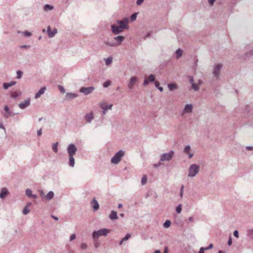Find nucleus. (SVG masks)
Returning <instances> with one entry per match:
<instances>
[{
    "mask_svg": "<svg viewBox=\"0 0 253 253\" xmlns=\"http://www.w3.org/2000/svg\"><path fill=\"white\" fill-rule=\"evenodd\" d=\"M171 225V221L169 220H167L164 223V227L165 228H168Z\"/></svg>",
    "mask_w": 253,
    "mask_h": 253,
    "instance_id": "obj_34",
    "label": "nucleus"
},
{
    "mask_svg": "<svg viewBox=\"0 0 253 253\" xmlns=\"http://www.w3.org/2000/svg\"><path fill=\"white\" fill-rule=\"evenodd\" d=\"M4 110L5 112L7 113V115H5L4 117L5 118H8L9 116L12 115L11 112L10 111L9 107L7 105H5L4 106Z\"/></svg>",
    "mask_w": 253,
    "mask_h": 253,
    "instance_id": "obj_24",
    "label": "nucleus"
},
{
    "mask_svg": "<svg viewBox=\"0 0 253 253\" xmlns=\"http://www.w3.org/2000/svg\"><path fill=\"white\" fill-rule=\"evenodd\" d=\"M227 244L229 246H231L232 244V238L231 237H229V240L228 241Z\"/></svg>",
    "mask_w": 253,
    "mask_h": 253,
    "instance_id": "obj_53",
    "label": "nucleus"
},
{
    "mask_svg": "<svg viewBox=\"0 0 253 253\" xmlns=\"http://www.w3.org/2000/svg\"><path fill=\"white\" fill-rule=\"evenodd\" d=\"M138 81V78L136 77H131L128 83L127 84V87L129 89H132L135 85L136 82Z\"/></svg>",
    "mask_w": 253,
    "mask_h": 253,
    "instance_id": "obj_10",
    "label": "nucleus"
},
{
    "mask_svg": "<svg viewBox=\"0 0 253 253\" xmlns=\"http://www.w3.org/2000/svg\"><path fill=\"white\" fill-rule=\"evenodd\" d=\"M189 78H190L189 82H190V84H192L194 83L193 78L191 76H189Z\"/></svg>",
    "mask_w": 253,
    "mask_h": 253,
    "instance_id": "obj_57",
    "label": "nucleus"
},
{
    "mask_svg": "<svg viewBox=\"0 0 253 253\" xmlns=\"http://www.w3.org/2000/svg\"><path fill=\"white\" fill-rule=\"evenodd\" d=\"M215 1V0H208L209 3L211 5H212Z\"/></svg>",
    "mask_w": 253,
    "mask_h": 253,
    "instance_id": "obj_63",
    "label": "nucleus"
},
{
    "mask_svg": "<svg viewBox=\"0 0 253 253\" xmlns=\"http://www.w3.org/2000/svg\"><path fill=\"white\" fill-rule=\"evenodd\" d=\"M190 145H187L185 147L184 149V153L185 154H188L189 152V151L190 150Z\"/></svg>",
    "mask_w": 253,
    "mask_h": 253,
    "instance_id": "obj_38",
    "label": "nucleus"
},
{
    "mask_svg": "<svg viewBox=\"0 0 253 253\" xmlns=\"http://www.w3.org/2000/svg\"><path fill=\"white\" fill-rule=\"evenodd\" d=\"M54 195V194L52 191H49L44 197L46 200L50 201L53 198Z\"/></svg>",
    "mask_w": 253,
    "mask_h": 253,
    "instance_id": "obj_25",
    "label": "nucleus"
},
{
    "mask_svg": "<svg viewBox=\"0 0 253 253\" xmlns=\"http://www.w3.org/2000/svg\"><path fill=\"white\" fill-rule=\"evenodd\" d=\"M149 82L147 79L144 80V82H143V85L144 86L147 85L148 84Z\"/></svg>",
    "mask_w": 253,
    "mask_h": 253,
    "instance_id": "obj_58",
    "label": "nucleus"
},
{
    "mask_svg": "<svg viewBox=\"0 0 253 253\" xmlns=\"http://www.w3.org/2000/svg\"><path fill=\"white\" fill-rule=\"evenodd\" d=\"M45 89H46V87H42L39 90V91L36 94V95L35 96V98H36V99L39 98L42 94L44 93Z\"/></svg>",
    "mask_w": 253,
    "mask_h": 253,
    "instance_id": "obj_22",
    "label": "nucleus"
},
{
    "mask_svg": "<svg viewBox=\"0 0 253 253\" xmlns=\"http://www.w3.org/2000/svg\"><path fill=\"white\" fill-rule=\"evenodd\" d=\"M147 176L146 175H144L141 179V183L142 185H144L147 182Z\"/></svg>",
    "mask_w": 253,
    "mask_h": 253,
    "instance_id": "obj_35",
    "label": "nucleus"
},
{
    "mask_svg": "<svg viewBox=\"0 0 253 253\" xmlns=\"http://www.w3.org/2000/svg\"><path fill=\"white\" fill-rule=\"evenodd\" d=\"M87 248V245L86 243H83L81 245V248L82 250H85Z\"/></svg>",
    "mask_w": 253,
    "mask_h": 253,
    "instance_id": "obj_44",
    "label": "nucleus"
},
{
    "mask_svg": "<svg viewBox=\"0 0 253 253\" xmlns=\"http://www.w3.org/2000/svg\"><path fill=\"white\" fill-rule=\"evenodd\" d=\"M110 230L106 228L101 229L92 232V236L93 242H96L100 236H106L110 233Z\"/></svg>",
    "mask_w": 253,
    "mask_h": 253,
    "instance_id": "obj_1",
    "label": "nucleus"
},
{
    "mask_svg": "<svg viewBox=\"0 0 253 253\" xmlns=\"http://www.w3.org/2000/svg\"><path fill=\"white\" fill-rule=\"evenodd\" d=\"M246 55L248 56H251L252 55H253V49L251 50L248 52H247Z\"/></svg>",
    "mask_w": 253,
    "mask_h": 253,
    "instance_id": "obj_49",
    "label": "nucleus"
},
{
    "mask_svg": "<svg viewBox=\"0 0 253 253\" xmlns=\"http://www.w3.org/2000/svg\"><path fill=\"white\" fill-rule=\"evenodd\" d=\"M91 207L94 211H97L99 208V205L95 198H93L90 202Z\"/></svg>",
    "mask_w": 253,
    "mask_h": 253,
    "instance_id": "obj_12",
    "label": "nucleus"
},
{
    "mask_svg": "<svg viewBox=\"0 0 253 253\" xmlns=\"http://www.w3.org/2000/svg\"><path fill=\"white\" fill-rule=\"evenodd\" d=\"M147 80L150 82H155V75H153V74L150 75L148 76Z\"/></svg>",
    "mask_w": 253,
    "mask_h": 253,
    "instance_id": "obj_31",
    "label": "nucleus"
},
{
    "mask_svg": "<svg viewBox=\"0 0 253 253\" xmlns=\"http://www.w3.org/2000/svg\"><path fill=\"white\" fill-rule=\"evenodd\" d=\"M85 120L86 122L90 123L93 119V115L92 112L87 113L85 115Z\"/></svg>",
    "mask_w": 253,
    "mask_h": 253,
    "instance_id": "obj_17",
    "label": "nucleus"
},
{
    "mask_svg": "<svg viewBox=\"0 0 253 253\" xmlns=\"http://www.w3.org/2000/svg\"><path fill=\"white\" fill-rule=\"evenodd\" d=\"M130 236H131V235L127 233L126 235V236L124 238H123V241H125L127 240L130 237Z\"/></svg>",
    "mask_w": 253,
    "mask_h": 253,
    "instance_id": "obj_47",
    "label": "nucleus"
},
{
    "mask_svg": "<svg viewBox=\"0 0 253 253\" xmlns=\"http://www.w3.org/2000/svg\"><path fill=\"white\" fill-rule=\"evenodd\" d=\"M212 248H213V244H210L208 247L204 248V249H205L206 251H207V250H208L210 249H211Z\"/></svg>",
    "mask_w": 253,
    "mask_h": 253,
    "instance_id": "obj_48",
    "label": "nucleus"
},
{
    "mask_svg": "<svg viewBox=\"0 0 253 253\" xmlns=\"http://www.w3.org/2000/svg\"><path fill=\"white\" fill-rule=\"evenodd\" d=\"M114 40L115 41L117 45H120L121 43L124 41L125 37L123 36H118L113 38Z\"/></svg>",
    "mask_w": 253,
    "mask_h": 253,
    "instance_id": "obj_15",
    "label": "nucleus"
},
{
    "mask_svg": "<svg viewBox=\"0 0 253 253\" xmlns=\"http://www.w3.org/2000/svg\"><path fill=\"white\" fill-rule=\"evenodd\" d=\"M246 149L249 151H252L253 150V146H247Z\"/></svg>",
    "mask_w": 253,
    "mask_h": 253,
    "instance_id": "obj_59",
    "label": "nucleus"
},
{
    "mask_svg": "<svg viewBox=\"0 0 253 253\" xmlns=\"http://www.w3.org/2000/svg\"><path fill=\"white\" fill-rule=\"evenodd\" d=\"M125 154V151L122 150H120L111 158V163L115 165L119 164L121 161L122 158L124 156Z\"/></svg>",
    "mask_w": 253,
    "mask_h": 253,
    "instance_id": "obj_2",
    "label": "nucleus"
},
{
    "mask_svg": "<svg viewBox=\"0 0 253 253\" xmlns=\"http://www.w3.org/2000/svg\"><path fill=\"white\" fill-rule=\"evenodd\" d=\"M94 90V87L93 86L82 87L80 89V92L86 95L91 93Z\"/></svg>",
    "mask_w": 253,
    "mask_h": 253,
    "instance_id": "obj_9",
    "label": "nucleus"
},
{
    "mask_svg": "<svg viewBox=\"0 0 253 253\" xmlns=\"http://www.w3.org/2000/svg\"><path fill=\"white\" fill-rule=\"evenodd\" d=\"M137 13H134L130 16V20L132 21H133L136 20L137 17Z\"/></svg>",
    "mask_w": 253,
    "mask_h": 253,
    "instance_id": "obj_41",
    "label": "nucleus"
},
{
    "mask_svg": "<svg viewBox=\"0 0 253 253\" xmlns=\"http://www.w3.org/2000/svg\"><path fill=\"white\" fill-rule=\"evenodd\" d=\"M144 1V0H137L136 4L138 5H141Z\"/></svg>",
    "mask_w": 253,
    "mask_h": 253,
    "instance_id": "obj_52",
    "label": "nucleus"
},
{
    "mask_svg": "<svg viewBox=\"0 0 253 253\" xmlns=\"http://www.w3.org/2000/svg\"><path fill=\"white\" fill-rule=\"evenodd\" d=\"M200 170V167L196 164H192L191 165L188 170V177H194L199 172Z\"/></svg>",
    "mask_w": 253,
    "mask_h": 253,
    "instance_id": "obj_3",
    "label": "nucleus"
},
{
    "mask_svg": "<svg viewBox=\"0 0 253 253\" xmlns=\"http://www.w3.org/2000/svg\"><path fill=\"white\" fill-rule=\"evenodd\" d=\"M111 30L114 34L118 35L123 32L124 29H122L119 25L113 24L111 25Z\"/></svg>",
    "mask_w": 253,
    "mask_h": 253,
    "instance_id": "obj_8",
    "label": "nucleus"
},
{
    "mask_svg": "<svg viewBox=\"0 0 253 253\" xmlns=\"http://www.w3.org/2000/svg\"><path fill=\"white\" fill-rule=\"evenodd\" d=\"M112 106L113 105L112 104L109 105L101 104L100 107L103 110L107 111L108 109H111Z\"/></svg>",
    "mask_w": 253,
    "mask_h": 253,
    "instance_id": "obj_28",
    "label": "nucleus"
},
{
    "mask_svg": "<svg viewBox=\"0 0 253 253\" xmlns=\"http://www.w3.org/2000/svg\"><path fill=\"white\" fill-rule=\"evenodd\" d=\"M22 94V92L20 91H15L11 92L10 93V96L14 99H16L18 97L20 96Z\"/></svg>",
    "mask_w": 253,
    "mask_h": 253,
    "instance_id": "obj_18",
    "label": "nucleus"
},
{
    "mask_svg": "<svg viewBox=\"0 0 253 253\" xmlns=\"http://www.w3.org/2000/svg\"><path fill=\"white\" fill-rule=\"evenodd\" d=\"M106 65H109L111 64L112 62V57H108L107 58L104 59Z\"/></svg>",
    "mask_w": 253,
    "mask_h": 253,
    "instance_id": "obj_32",
    "label": "nucleus"
},
{
    "mask_svg": "<svg viewBox=\"0 0 253 253\" xmlns=\"http://www.w3.org/2000/svg\"><path fill=\"white\" fill-rule=\"evenodd\" d=\"M69 166L73 167L75 165V159L74 156L69 155Z\"/></svg>",
    "mask_w": 253,
    "mask_h": 253,
    "instance_id": "obj_26",
    "label": "nucleus"
},
{
    "mask_svg": "<svg viewBox=\"0 0 253 253\" xmlns=\"http://www.w3.org/2000/svg\"><path fill=\"white\" fill-rule=\"evenodd\" d=\"M192 85V88L195 90V91H198L199 89V86L196 84H195V83L192 84H191Z\"/></svg>",
    "mask_w": 253,
    "mask_h": 253,
    "instance_id": "obj_36",
    "label": "nucleus"
},
{
    "mask_svg": "<svg viewBox=\"0 0 253 253\" xmlns=\"http://www.w3.org/2000/svg\"><path fill=\"white\" fill-rule=\"evenodd\" d=\"M67 151L69 155L74 156L77 151V148L75 144L71 143L68 146Z\"/></svg>",
    "mask_w": 253,
    "mask_h": 253,
    "instance_id": "obj_7",
    "label": "nucleus"
},
{
    "mask_svg": "<svg viewBox=\"0 0 253 253\" xmlns=\"http://www.w3.org/2000/svg\"><path fill=\"white\" fill-rule=\"evenodd\" d=\"M193 105L191 104H186L183 110V113H189L192 112L193 110Z\"/></svg>",
    "mask_w": 253,
    "mask_h": 253,
    "instance_id": "obj_14",
    "label": "nucleus"
},
{
    "mask_svg": "<svg viewBox=\"0 0 253 253\" xmlns=\"http://www.w3.org/2000/svg\"><path fill=\"white\" fill-rule=\"evenodd\" d=\"M233 235L234 236L236 237V238H238L239 237V233H238V231L237 230H235L233 232Z\"/></svg>",
    "mask_w": 253,
    "mask_h": 253,
    "instance_id": "obj_50",
    "label": "nucleus"
},
{
    "mask_svg": "<svg viewBox=\"0 0 253 253\" xmlns=\"http://www.w3.org/2000/svg\"><path fill=\"white\" fill-rule=\"evenodd\" d=\"M30 98H28L25 100H24V102L20 103L18 106L20 109H24L30 105Z\"/></svg>",
    "mask_w": 253,
    "mask_h": 253,
    "instance_id": "obj_11",
    "label": "nucleus"
},
{
    "mask_svg": "<svg viewBox=\"0 0 253 253\" xmlns=\"http://www.w3.org/2000/svg\"><path fill=\"white\" fill-rule=\"evenodd\" d=\"M42 134V129H40L37 131V135L38 136H41Z\"/></svg>",
    "mask_w": 253,
    "mask_h": 253,
    "instance_id": "obj_60",
    "label": "nucleus"
},
{
    "mask_svg": "<svg viewBox=\"0 0 253 253\" xmlns=\"http://www.w3.org/2000/svg\"><path fill=\"white\" fill-rule=\"evenodd\" d=\"M58 88L60 90V91L62 93H64L65 92V88H64L63 86H62V85H59L58 86Z\"/></svg>",
    "mask_w": 253,
    "mask_h": 253,
    "instance_id": "obj_45",
    "label": "nucleus"
},
{
    "mask_svg": "<svg viewBox=\"0 0 253 253\" xmlns=\"http://www.w3.org/2000/svg\"><path fill=\"white\" fill-rule=\"evenodd\" d=\"M168 86L169 89L171 91L176 89L178 88V86L177 85V84L174 83L169 84H168Z\"/></svg>",
    "mask_w": 253,
    "mask_h": 253,
    "instance_id": "obj_23",
    "label": "nucleus"
},
{
    "mask_svg": "<svg viewBox=\"0 0 253 253\" xmlns=\"http://www.w3.org/2000/svg\"><path fill=\"white\" fill-rule=\"evenodd\" d=\"M47 32L48 37L49 38H52L57 33V30L56 28H54L52 31H51L50 27L48 26L47 28Z\"/></svg>",
    "mask_w": 253,
    "mask_h": 253,
    "instance_id": "obj_13",
    "label": "nucleus"
},
{
    "mask_svg": "<svg viewBox=\"0 0 253 253\" xmlns=\"http://www.w3.org/2000/svg\"><path fill=\"white\" fill-rule=\"evenodd\" d=\"M128 20L127 18H124L122 20H117V23L122 28L128 30L129 27L128 26Z\"/></svg>",
    "mask_w": 253,
    "mask_h": 253,
    "instance_id": "obj_6",
    "label": "nucleus"
},
{
    "mask_svg": "<svg viewBox=\"0 0 253 253\" xmlns=\"http://www.w3.org/2000/svg\"><path fill=\"white\" fill-rule=\"evenodd\" d=\"M104 43L111 47H117L118 46L115 41H112L110 42L108 41H104Z\"/></svg>",
    "mask_w": 253,
    "mask_h": 253,
    "instance_id": "obj_19",
    "label": "nucleus"
},
{
    "mask_svg": "<svg viewBox=\"0 0 253 253\" xmlns=\"http://www.w3.org/2000/svg\"><path fill=\"white\" fill-rule=\"evenodd\" d=\"M78 96V94L77 93L67 92L66 94V97L69 99H73Z\"/></svg>",
    "mask_w": 253,
    "mask_h": 253,
    "instance_id": "obj_21",
    "label": "nucleus"
},
{
    "mask_svg": "<svg viewBox=\"0 0 253 253\" xmlns=\"http://www.w3.org/2000/svg\"><path fill=\"white\" fill-rule=\"evenodd\" d=\"M30 47V45H21L20 46V47L21 48H25V49L29 48Z\"/></svg>",
    "mask_w": 253,
    "mask_h": 253,
    "instance_id": "obj_51",
    "label": "nucleus"
},
{
    "mask_svg": "<svg viewBox=\"0 0 253 253\" xmlns=\"http://www.w3.org/2000/svg\"><path fill=\"white\" fill-rule=\"evenodd\" d=\"M17 74V78L18 79H20L22 78L23 72L20 70H18L16 72Z\"/></svg>",
    "mask_w": 253,
    "mask_h": 253,
    "instance_id": "obj_40",
    "label": "nucleus"
},
{
    "mask_svg": "<svg viewBox=\"0 0 253 253\" xmlns=\"http://www.w3.org/2000/svg\"><path fill=\"white\" fill-rule=\"evenodd\" d=\"M111 84V82L110 81H107L104 83L103 85L104 87H107L109 86Z\"/></svg>",
    "mask_w": 253,
    "mask_h": 253,
    "instance_id": "obj_42",
    "label": "nucleus"
},
{
    "mask_svg": "<svg viewBox=\"0 0 253 253\" xmlns=\"http://www.w3.org/2000/svg\"><path fill=\"white\" fill-rule=\"evenodd\" d=\"M23 35L26 37H30L32 35V33L28 31H25L23 33Z\"/></svg>",
    "mask_w": 253,
    "mask_h": 253,
    "instance_id": "obj_46",
    "label": "nucleus"
},
{
    "mask_svg": "<svg viewBox=\"0 0 253 253\" xmlns=\"http://www.w3.org/2000/svg\"><path fill=\"white\" fill-rule=\"evenodd\" d=\"M187 154L188 155V157L189 159L192 158L194 155L193 153L190 152H189Z\"/></svg>",
    "mask_w": 253,
    "mask_h": 253,
    "instance_id": "obj_64",
    "label": "nucleus"
},
{
    "mask_svg": "<svg viewBox=\"0 0 253 253\" xmlns=\"http://www.w3.org/2000/svg\"><path fill=\"white\" fill-rule=\"evenodd\" d=\"M174 155V152L170 151L169 153L162 154L160 158V161L163 162L166 161H170L171 160Z\"/></svg>",
    "mask_w": 253,
    "mask_h": 253,
    "instance_id": "obj_4",
    "label": "nucleus"
},
{
    "mask_svg": "<svg viewBox=\"0 0 253 253\" xmlns=\"http://www.w3.org/2000/svg\"><path fill=\"white\" fill-rule=\"evenodd\" d=\"M182 53L183 51L181 49L179 48L177 49L175 51L176 58H179L182 56Z\"/></svg>",
    "mask_w": 253,
    "mask_h": 253,
    "instance_id": "obj_27",
    "label": "nucleus"
},
{
    "mask_svg": "<svg viewBox=\"0 0 253 253\" xmlns=\"http://www.w3.org/2000/svg\"><path fill=\"white\" fill-rule=\"evenodd\" d=\"M75 238H76V235L75 234L71 235L70 237V239L71 241L74 240Z\"/></svg>",
    "mask_w": 253,
    "mask_h": 253,
    "instance_id": "obj_55",
    "label": "nucleus"
},
{
    "mask_svg": "<svg viewBox=\"0 0 253 253\" xmlns=\"http://www.w3.org/2000/svg\"><path fill=\"white\" fill-rule=\"evenodd\" d=\"M206 251L204 247H201L200 249V251L198 253H204V251Z\"/></svg>",
    "mask_w": 253,
    "mask_h": 253,
    "instance_id": "obj_56",
    "label": "nucleus"
},
{
    "mask_svg": "<svg viewBox=\"0 0 253 253\" xmlns=\"http://www.w3.org/2000/svg\"><path fill=\"white\" fill-rule=\"evenodd\" d=\"M8 194V191L5 188H2L0 192V198L4 199Z\"/></svg>",
    "mask_w": 253,
    "mask_h": 253,
    "instance_id": "obj_16",
    "label": "nucleus"
},
{
    "mask_svg": "<svg viewBox=\"0 0 253 253\" xmlns=\"http://www.w3.org/2000/svg\"><path fill=\"white\" fill-rule=\"evenodd\" d=\"M94 247L95 248H97L99 247L100 244L97 242V240L96 242H94Z\"/></svg>",
    "mask_w": 253,
    "mask_h": 253,
    "instance_id": "obj_54",
    "label": "nucleus"
},
{
    "mask_svg": "<svg viewBox=\"0 0 253 253\" xmlns=\"http://www.w3.org/2000/svg\"><path fill=\"white\" fill-rule=\"evenodd\" d=\"M53 9V6L52 5H50L48 4H45L43 7V9L44 11H48V10H51Z\"/></svg>",
    "mask_w": 253,
    "mask_h": 253,
    "instance_id": "obj_29",
    "label": "nucleus"
},
{
    "mask_svg": "<svg viewBox=\"0 0 253 253\" xmlns=\"http://www.w3.org/2000/svg\"><path fill=\"white\" fill-rule=\"evenodd\" d=\"M58 142H56L55 143H53L52 146V148L53 151L55 153H57L58 152Z\"/></svg>",
    "mask_w": 253,
    "mask_h": 253,
    "instance_id": "obj_30",
    "label": "nucleus"
},
{
    "mask_svg": "<svg viewBox=\"0 0 253 253\" xmlns=\"http://www.w3.org/2000/svg\"><path fill=\"white\" fill-rule=\"evenodd\" d=\"M10 84L9 83H4L3 84V87L4 89H7L8 87H10Z\"/></svg>",
    "mask_w": 253,
    "mask_h": 253,
    "instance_id": "obj_43",
    "label": "nucleus"
},
{
    "mask_svg": "<svg viewBox=\"0 0 253 253\" xmlns=\"http://www.w3.org/2000/svg\"><path fill=\"white\" fill-rule=\"evenodd\" d=\"M25 192L26 195L29 197H30L32 195V191L30 189H27Z\"/></svg>",
    "mask_w": 253,
    "mask_h": 253,
    "instance_id": "obj_37",
    "label": "nucleus"
},
{
    "mask_svg": "<svg viewBox=\"0 0 253 253\" xmlns=\"http://www.w3.org/2000/svg\"><path fill=\"white\" fill-rule=\"evenodd\" d=\"M155 86L156 87L158 88L160 86V83H159V82H158V81H155Z\"/></svg>",
    "mask_w": 253,
    "mask_h": 253,
    "instance_id": "obj_61",
    "label": "nucleus"
},
{
    "mask_svg": "<svg viewBox=\"0 0 253 253\" xmlns=\"http://www.w3.org/2000/svg\"><path fill=\"white\" fill-rule=\"evenodd\" d=\"M9 83L10 84V85L11 86H12L14 85L15 84H16V82H15V81H12V82H11L10 83Z\"/></svg>",
    "mask_w": 253,
    "mask_h": 253,
    "instance_id": "obj_62",
    "label": "nucleus"
},
{
    "mask_svg": "<svg viewBox=\"0 0 253 253\" xmlns=\"http://www.w3.org/2000/svg\"><path fill=\"white\" fill-rule=\"evenodd\" d=\"M30 212V210L28 206H25L23 210V213L25 215L27 214Z\"/></svg>",
    "mask_w": 253,
    "mask_h": 253,
    "instance_id": "obj_33",
    "label": "nucleus"
},
{
    "mask_svg": "<svg viewBox=\"0 0 253 253\" xmlns=\"http://www.w3.org/2000/svg\"><path fill=\"white\" fill-rule=\"evenodd\" d=\"M182 205L181 204H179L176 207V211L178 213H179L181 212V210H182Z\"/></svg>",
    "mask_w": 253,
    "mask_h": 253,
    "instance_id": "obj_39",
    "label": "nucleus"
},
{
    "mask_svg": "<svg viewBox=\"0 0 253 253\" xmlns=\"http://www.w3.org/2000/svg\"><path fill=\"white\" fill-rule=\"evenodd\" d=\"M109 218L112 220H114L118 218L117 215V212L116 211H112L110 214L109 215Z\"/></svg>",
    "mask_w": 253,
    "mask_h": 253,
    "instance_id": "obj_20",
    "label": "nucleus"
},
{
    "mask_svg": "<svg viewBox=\"0 0 253 253\" xmlns=\"http://www.w3.org/2000/svg\"><path fill=\"white\" fill-rule=\"evenodd\" d=\"M222 67V65L221 64H217L214 67L213 69L212 73L213 74L214 77L216 78V79H218L219 77L220 70Z\"/></svg>",
    "mask_w": 253,
    "mask_h": 253,
    "instance_id": "obj_5",
    "label": "nucleus"
}]
</instances>
